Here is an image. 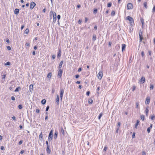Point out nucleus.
I'll list each match as a JSON object with an SVG mask.
<instances>
[{
    "mask_svg": "<svg viewBox=\"0 0 155 155\" xmlns=\"http://www.w3.org/2000/svg\"><path fill=\"white\" fill-rule=\"evenodd\" d=\"M53 15V22H55L56 20V14L55 12H53V11H51L50 12V17H52V15Z\"/></svg>",
    "mask_w": 155,
    "mask_h": 155,
    "instance_id": "obj_1",
    "label": "nucleus"
},
{
    "mask_svg": "<svg viewBox=\"0 0 155 155\" xmlns=\"http://www.w3.org/2000/svg\"><path fill=\"white\" fill-rule=\"evenodd\" d=\"M127 20H129L130 21L131 25H132L134 23V21L133 18L131 17L128 16L127 17Z\"/></svg>",
    "mask_w": 155,
    "mask_h": 155,
    "instance_id": "obj_2",
    "label": "nucleus"
},
{
    "mask_svg": "<svg viewBox=\"0 0 155 155\" xmlns=\"http://www.w3.org/2000/svg\"><path fill=\"white\" fill-rule=\"evenodd\" d=\"M98 78L100 80H101L103 76V72L102 71H100L97 75Z\"/></svg>",
    "mask_w": 155,
    "mask_h": 155,
    "instance_id": "obj_3",
    "label": "nucleus"
},
{
    "mask_svg": "<svg viewBox=\"0 0 155 155\" xmlns=\"http://www.w3.org/2000/svg\"><path fill=\"white\" fill-rule=\"evenodd\" d=\"M64 92V91L63 89H60V97L61 101L62 100Z\"/></svg>",
    "mask_w": 155,
    "mask_h": 155,
    "instance_id": "obj_4",
    "label": "nucleus"
},
{
    "mask_svg": "<svg viewBox=\"0 0 155 155\" xmlns=\"http://www.w3.org/2000/svg\"><path fill=\"white\" fill-rule=\"evenodd\" d=\"M53 137V133L52 130H51V131L48 136V140H51L52 139Z\"/></svg>",
    "mask_w": 155,
    "mask_h": 155,
    "instance_id": "obj_5",
    "label": "nucleus"
},
{
    "mask_svg": "<svg viewBox=\"0 0 155 155\" xmlns=\"http://www.w3.org/2000/svg\"><path fill=\"white\" fill-rule=\"evenodd\" d=\"M62 72L63 71L62 69H59V71L58 74V77L59 78H61L62 76Z\"/></svg>",
    "mask_w": 155,
    "mask_h": 155,
    "instance_id": "obj_6",
    "label": "nucleus"
},
{
    "mask_svg": "<svg viewBox=\"0 0 155 155\" xmlns=\"http://www.w3.org/2000/svg\"><path fill=\"white\" fill-rule=\"evenodd\" d=\"M145 77H142L141 79L139 80V82L141 84H143L145 82Z\"/></svg>",
    "mask_w": 155,
    "mask_h": 155,
    "instance_id": "obj_7",
    "label": "nucleus"
},
{
    "mask_svg": "<svg viewBox=\"0 0 155 155\" xmlns=\"http://www.w3.org/2000/svg\"><path fill=\"white\" fill-rule=\"evenodd\" d=\"M36 4L33 2H32L31 3L30 8L31 9H32L35 6Z\"/></svg>",
    "mask_w": 155,
    "mask_h": 155,
    "instance_id": "obj_8",
    "label": "nucleus"
},
{
    "mask_svg": "<svg viewBox=\"0 0 155 155\" xmlns=\"http://www.w3.org/2000/svg\"><path fill=\"white\" fill-rule=\"evenodd\" d=\"M33 88V85L32 84H31L29 86V91L30 92H31V93H32V91Z\"/></svg>",
    "mask_w": 155,
    "mask_h": 155,
    "instance_id": "obj_9",
    "label": "nucleus"
},
{
    "mask_svg": "<svg viewBox=\"0 0 155 155\" xmlns=\"http://www.w3.org/2000/svg\"><path fill=\"white\" fill-rule=\"evenodd\" d=\"M127 9H132L133 8V5L131 3H128L127 5Z\"/></svg>",
    "mask_w": 155,
    "mask_h": 155,
    "instance_id": "obj_10",
    "label": "nucleus"
},
{
    "mask_svg": "<svg viewBox=\"0 0 155 155\" xmlns=\"http://www.w3.org/2000/svg\"><path fill=\"white\" fill-rule=\"evenodd\" d=\"M150 98H149V97H147L146 98V101H145L146 104H149L150 103Z\"/></svg>",
    "mask_w": 155,
    "mask_h": 155,
    "instance_id": "obj_11",
    "label": "nucleus"
},
{
    "mask_svg": "<svg viewBox=\"0 0 155 155\" xmlns=\"http://www.w3.org/2000/svg\"><path fill=\"white\" fill-rule=\"evenodd\" d=\"M63 61H61L59 64V65L58 67V69H61L62 66L63 65Z\"/></svg>",
    "mask_w": 155,
    "mask_h": 155,
    "instance_id": "obj_12",
    "label": "nucleus"
},
{
    "mask_svg": "<svg viewBox=\"0 0 155 155\" xmlns=\"http://www.w3.org/2000/svg\"><path fill=\"white\" fill-rule=\"evenodd\" d=\"M59 97L58 95L57 96V98L56 99V101L57 103V104L58 105L59 104Z\"/></svg>",
    "mask_w": 155,
    "mask_h": 155,
    "instance_id": "obj_13",
    "label": "nucleus"
},
{
    "mask_svg": "<svg viewBox=\"0 0 155 155\" xmlns=\"http://www.w3.org/2000/svg\"><path fill=\"white\" fill-rule=\"evenodd\" d=\"M19 9L18 8H16L15 9L14 11V13L16 15H17L18 14L19 12Z\"/></svg>",
    "mask_w": 155,
    "mask_h": 155,
    "instance_id": "obj_14",
    "label": "nucleus"
},
{
    "mask_svg": "<svg viewBox=\"0 0 155 155\" xmlns=\"http://www.w3.org/2000/svg\"><path fill=\"white\" fill-rule=\"evenodd\" d=\"M125 48L126 45L125 44H123L122 45V51L125 50Z\"/></svg>",
    "mask_w": 155,
    "mask_h": 155,
    "instance_id": "obj_15",
    "label": "nucleus"
},
{
    "mask_svg": "<svg viewBox=\"0 0 155 155\" xmlns=\"http://www.w3.org/2000/svg\"><path fill=\"white\" fill-rule=\"evenodd\" d=\"M58 134V132L57 131H55L54 136V139H56L57 137V136Z\"/></svg>",
    "mask_w": 155,
    "mask_h": 155,
    "instance_id": "obj_16",
    "label": "nucleus"
},
{
    "mask_svg": "<svg viewBox=\"0 0 155 155\" xmlns=\"http://www.w3.org/2000/svg\"><path fill=\"white\" fill-rule=\"evenodd\" d=\"M21 90V88L20 87H18L16 88L15 90V92H18Z\"/></svg>",
    "mask_w": 155,
    "mask_h": 155,
    "instance_id": "obj_17",
    "label": "nucleus"
},
{
    "mask_svg": "<svg viewBox=\"0 0 155 155\" xmlns=\"http://www.w3.org/2000/svg\"><path fill=\"white\" fill-rule=\"evenodd\" d=\"M51 73H49L47 75V77L49 79L51 78Z\"/></svg>",
    "mask_w": 155,
    "mask_h": 155,
    "instance_id": "obj_18",
    "label": "nucleus"
},
{
    "mask_svg": "<svg viewBox=\"0 0 155 155\" xmlns=\"http://www.w3.org/2000/svg\"><path fill=\"white\" fill-rule=\"evenodd\" d=\"M139 122H140V121L139 120H137V123L135 124V128H137V126L139 124Z\"/></svg>",
    "mask_w": 155,
    "mask_h": 155,
    "instance_id": "obj_19",
    "label": "nucleus"
},
{
    "mask_svg": "<svg viewBox=\"0 0 155 155\" xmlns=\"http://www.w3.org/2000/svg\"><path fill=\"white\" fill-rule=\"evenodd\" d=\"M46 151L47 152V153H50L51 152L50 150L49 149V147H47Z\"/></svg>",
    "mask_w": 155,
    "mask_h": 155,
    "instance_id": "obj_20",
    "label": "nucleus"
},
{
    "mask_svg": "<svg viewBox=\"0 0 155 155\" xmlns=\"http://www.w3.org/2000/svg\"><path fill=\"white\" fill-rule=\"evenodd\" d=\"M136 108H137V109H139V103L138 102H136Z\"/></svg>",
    "mask_w": 155,
    "mask_h": 155,
    "instance_id": "obj_21",
    "label": "nucleus"
},
{
    "mask_svg": "<svg viewBox=\"0 0 155 155\" xmlns=\"http://www.w3.org/2000/svg\"><path fill=\"white\" fill-rule=\"evenodd\" d=\"M140 118L143 121L144 120L145 117L144 115H142L140 116Z\"/></svg>",
    "mask_w": 155,
    "mask_h": 155,
    "instance_id": "obj_22",
    "label": "nucleus"
},
{
    "mask_svg": "<svg viewBox=\"0 0 155 155\" xmlns=\"http://www.w3.org/2000/svg\"><path fill=\"white\" fill-rule=\"evenodd\" d=\"M148 112H149V110H148V107H147L146 108V110H145V112H146V115L147 116H148Z\"/></svg>",
    "mask_w": 155,
    "mask_h": 155,
    "instance_id": "obj_23",
    "label": "nucleus"
},
{
    "mask_svg": "<svg viewBox=\"0 0 155 155\" xmlns=\"http://www.w3.org/2000/svg\"><path fill=\"white\" fill-rule=\"evenodd\" d=\"M46 101L45 99H43L41 101V103L43 104H44L46 103Z\"/></svg>",
    "mask_w": 155,
    "mask_h": 155,
    "instance_id": "obj_24",
    "label": "nucleus"
},
{
    "mask_svg": "<svg viewBox=\"0 0 155 155\" xmlns=\"http://www.w3.org/2000/svg\"><path fill=\"white\" fill-rule=\"evenodd\" d=\"M143 5L144 7L146 8H147V3L146 2H144L143 3Z\"/></svg>",
    "mask_w": 155,
    "mask_h": 155,
    "instance_id": "obj_25",
    "label": "nucleus"
},
{
    "mask_svg": "<svg viewBox=\"0 0 155 155\" xmlns=\"http://www.w3.org/2000/svg\"><path fill=\"white\" fill-rule=\"evenodd\" d=\"M96 39V35H93V38L92 40L93 41H95Z\"/></svg>",
    "mask_w": 155,
    "mask_h": 155,
    "instance_id": "obj_26",
    "label": "nucleus"
},
{
    "mask_svg": "<svg viewBox=\"0 0 155 155\" xmlns=\"http://www.w3.org/2000/svg\"><path fill=\"white\" fill-rule=\"evenodd\" d=\"M140 21L142 24V25H143L144 20L143 18H141L140 19Z\"/></svg>",
    "mask_w": 155,
    "mask_h": 155,
    "instance_id": "obj_27",
    "label": "nucleus"
},
{
    "mask_svg": "<svg viewBox=\"0 0 155 155\" xmlns=\"http://www.w3.org/2000/svg\"><path fill=\"white\" fill-rule=\"evenodd\" d=\"M150 90H153V85L152 84H150Z\"/></svg>",
    "mask_w": 155,
    "mask_h": 155,
    "instance_id": "obj_28",
    "label": "nucleus"
},
{
    "mask_svg": "<svg viewBox=\"0 0 155 155\" xmlns=\"http://www.w3.org/2000/svg\"><path fill=\"white\" fill-rule=\"evenodd\" d=\"M139 37H143L142 36V32L141 31H140L139 34Z\"/></svg>",
    "mask_w": 155,
    "mask_h": 155,
    "instance_id": "obj_29",
    "label": "nucleus"
},
{
    "mask_svg": "<svg viewBox=\"0 0 155 155\" xmlns=\"http://www.w3.org/2000/svg\"><path fill=\"white\" fill-rule=\"evenodd\" d=\"M93 102V100L91 99H90L88 101V103L89 104H91Z\"/></svg>",
    "mask_w": 155,
    "mask_h": 155,
    "instance_id": "obj_30",
    "label": "nucleus"
},
{
    "mask_svg": "<svg viewBox=\"0 0 155 155\" xmlns=\"http://www.w3.org/2000/svg\"><path fill=\"white\" fill-rule=\"evenodd\" d=\"M136 87L135 86H133L132 87V91H134L135 90Z\"/></svg>",
    "mask_w": 155,
    "mask_h": 155,
    "instance_id": "obj_31",
    "label": "nucleus"
},
{
    "mask_svg": "<svg viewBox=\"0 0 155 155\" xmlns=\"http://www.w3.org/2000/svg\"><path fill=\"white\" fill-rule=\"evenodd\" d=\"M28 32H29V30L28 28H27L25 30V33L26 34H28Z\"/></svg>",
    "mask_w": 155,
    "mask_h": 155,
    "instance_id": "obj_32",
    "label": "nucleus"
},
{
    "mask_svg": "<svg viewBox=\"0 0 155 155\" xmlns=\"http://www.w3.org/2000/svg\"><path fill=\"white\" fill-rule=\"evenodd\" d=\"M155 116L154 115H152L151 117V119L152 120H154L155 118Z\"/></svg>",
    "mask_w": 155,
    "mask_h": 155,
    "instance_id": "obj_33",
    "label": "nucleus"
},
{
    "mask_svg": "<svg viewBox=\"0 0 155 155\" xmlns=\"http://www.w3.org/2000/svg\"><path fill=\"white\" fill-rule=\"evenodd\" d=\"M39 137L40 138H41V139H42L43 135L42 132H41V134H40Z\"/></svg>",
    "mask_w": 155,
    "mask_h": 155,
    "instance_id": "obj_34",
    "label": "nucleus"
},
{
    "mask_svg": "<svg viewBox=\"0 0 155 155\" xmlns=\"http://www.w3.org/2000/svg\"><path fill=\"white\" fill-rule=\"evenodd\" d=\"M102 115H103V114H102V113H101L100 114V115H99V116L98 117V119H101V117H102Z\"/></svg>",
    "mask_w": 155,
    "mask_h": 155,
    "instance_id": "obj_35",
    "label": "nucleus"
},
{
    "mask_svg": "<svg viewBox=\"0 0 155 155\" xmlns=\"http://www.w3.org/2000/svg\"><path fill=\"white\" fill-rule=\"evenodd\" d=\"M61 132L63 134H64V130L63 128L61 129Z\"/></svg>",
    "mask_w": 155,
    "mask_h": 155,
    "instance_id": "obj_36",
    "label": "nucleus"
},
{
    "mask_svg": "<svg viewBox=\"0 0 155 155\" xmlns=\"http://www.w3.org/2000/svg\"><path fill=\"white\" fill-rule=\"evenodd\" d=\"M61 56V51H59V53L58 54V57H60Z\"/></svg>",
    "mask_w": 155,
    "mask_h": 155,
    "instance_id": "obj_37",
    "label": "nucleus"
},
{
    "mask_svg": "<svg viewBox=\"0 0 155 155\" xmlns=\"http://www.w3.org/2000/svg\"><path fill=\"white\" fill-rule=\"evenodd\" d=\"M115 12L114 11H112L111 12V15L113 16L115 15Z\"/></svg>",
    "mask_w": 155,
    "mask_h": 155,
    "instance_id": "obj_38",
    "label": "nucleus"
},
{
    "mask_svg": "<svg viewBox=\"0 0 155 155\" xmlns=\"http://www.w3.org/2000/svg\"><path fill=\"white\" fill-rule=\"evenodd\" d=\"M10 64V63L9 62H8L5 64V65H9Z\"/></svg>",
    "mask_w": 155,
    "mask_h": 155,
    "instance_id": "obj_39",
    "label": "nucleus"
},
{
    "mask_svg": "<svg viewBox=\"0 0 155 155\" xmlns=\"http://www.w3.org/2000/svg\"><path fill=\"white\" fill-rule=\"evenodd\" d=\"M6 74H4L3 75H2V79H5V77H6Z\"/></svg>",
    "mask_w": 155,
    "mask_h": 155,
    "instance_id": "obj_40",
    "label": "nucleus"
},
{
    "mask_svg": "<svg viewBox=\"0 0 155 155\" xmlns=\"http://www.w3.org/2000/svg\"><path fill=\"white\" fill-rule=\"evenodd\" d=\"M111 3H109L107 4V7H111Z\"/></svg>",
    "mask_w": 155,
    "mask_h": 155,
    "instance_id": "obj_41",
    "label": "nucleus"
},
{
    "mask_svg": "<svg viewBox=\"0 0 155 155\" xmlns=\"http://www.w3.org/2000/svg\"><path fill=\"white\" fill-rule=\"evenodd\" d=\"M97 12V9H94L93 11V13L94 14H96V13Z\"/></svg>",
    "mask_w": 155,
    "mask_h": 155,
    "instance_id": "obj_42",
    "label": "nucleus"
},
{
    "mask_svg": "<svg viewBox=\"0 0 155 155\" xmlns=\"http://www.w3.org/2000/svg\"><path fill=\"white\" fill-rule=\"evenodd\" d=\"M107 149V147L106 146H105L104 149L103 150L104 151H106Z\"/></svg>",
    "mask_w": 155,
    "mask_h": 155,
    "instance_id": "obj_43",
    "label": "nucleus"
},
{
    "mask_svg": "<svg viewBox=\"0 0 155 155\" xmlns=\"http://www.w3.org/2000/svg\"><path fill=\"white\" fill-rule=\"evenodd\" d=\"M25 46L27 47H29L30 46V44L28 43H26L25 45Z\"/></svg>",
    "mask_w": 155,
    "mask_h": 155,
    "instance_id": "obj_44",
    "label": "nucleus"
},
{
    "mask_svg": "<svg viewBox=\"0 0 155 155\" xmlns=\"http://www.w3.org/2000/svg\"><path fill=\"white\" fill-rule=\"evenodd\" d=\"M155 11V5L154 6L153 8V9H152V12H154Z\"/></svg>",
    "mask_w": 155,
    "mask_h": 155,
    "instance_id": "obj_45",
    "label": "nucleus"
},
{
    "mask_svg": "<svg viewBox=\"0 0 155 155\" xmlns=\"http://www.w3.org/2000/svg\"><path fill=\"white\" fill-rule=\"evenodd\" d=\"M7 48L9 50H11V48L9 46H7Z\"/></svg>",
    "mask_w": 155,
    "mask_h": 155,
    "instance_id": "obj_46",
    "label": "nucleus"
},
{
    "mask_svg": "<svg viewBox=\"0 0 155 155\" xmlns=\"http://www.w3.org/2000/svg\"><path fill=\"white\" fill-rule=\"evenodd\" d=\"M150 128L148 127L147 129V132L149 133L150 132Z\"/></svg>",
    "mask_w": 155,
    "mask_h": 155,
    "instance_id": "obj_47",
    "label": "nucleus"
},
{
    "mask_svg": "<svg viewBox=\"0 0 155 155\" xmlns=\"http://www.w3.org/2000/svg\"><path fill=\"white\" fill-rule=\"evenodd\" d=\"M23 143V140H20L19 142V145L21 144L22 143Z\"/></svg>",
    "mask_w": 155,
    "mask_h": 155,
    "instance_id": "obj_48",
    "label": "nucleus"
},
{
    "mask_svg": "<svg viewBox=\"0 0 155 155\" xmlns=\"http://www.w3.org/2000/svg\"><path fill=\"white\" fill-rule=\"evenodd\" d=\"M79 77V75L78 74H77V75H75V77L76 78H78Z\"/></svg>",
    "mask_w": 155,
    "mask_h": 155,
    "instance_id": "obj_49",
    "label": "nucleus"
},
{
    "mask_svg": "<svg viewBox=\"0 0 155 155\" xmlns=\"http://www.w3.org/2000/svg\"><path fill=\"white\" fill-rule=\"evenodd\" d=\"M22 106L21 105H20L18 106V108L19 109H21L22 108Z\"/></svg>",
    "mask_w": 155,
    "mask_h": 155,
    "instance_id": "obj_50",
    "label": "nucleus"
},
{
    "mask_svg": "<svg viewBox=\"0 0 155 155\" xmlns=\"http://www.w3.org/2000/svg\"><path fill=\"white\" fill-rule=\"evenodd\" d=\"M49 108V106H47L46 108V111H48V110Z\"/></svg>",
    "mask_w": 155,
    "mask_h": 155,
    "instance_id": "obj_51",
    "label": "nucleus"
},
{
    "mask_svg": "<svg viewBox=\"0 0 155 155\" xmlns=\"http://www.w3.org/2000/svg\"><path fill=\"white\" fill-rule=\"evenodd\" d=\"M90 94V92L89 91H87L86 93V95L87 96H89Z\"/></svg>",
    "mask_w": 155,
    "mask_h": 155,
    "instance_id": "obj_52",
    "label": "nucleus"
},
{
    "mask_svg": "<svg viewBox=\"0 0 155 155\" xmlns=\"http://www.w3.org/2000/svg\"><path fill=\"white\" fill-rule=\"evenodd\" d=\"M141 55H142V57H143L144 54V52L143 51H142L141 52Z\"/></svg>",
    "mask_w": 155,
    "mask_h": 155,
    "instance_id": "obj_53",
    "label": "nucleus"
},
{
    "mask_svg": "<svg viewBox=\"0 0 155 155\" xmlns=\"http://www.w3.org/2000/svg\"><path fill=\"white\" fill-rule=\"evenodd\" d=\"M142 155H146V153L144 151L142 152Z\"/></svg>",
    "mask_w": 155,
    "mask_h": 155,
    "instance_id": "obj_54",
    "label": "nucleus"
},
{
    "mask_svg": "<svg viewBox=\"0 0 155 155\" xmlns=\"http://www.w3.org/2000/svg\"><path fill=\"white\" fill-rule=\"evenodd\" d=\"M60 15H58L57 16V18L58 19V20H59V19H60Z\"/></svg>",
    "mask_w": 155,
    "mask_h": 155,
    "instance_id": "obj_55",
    "label": "nucleus"
},
{
    "mask_svg": "<svg viewBox=\"0 0 155 155\" xmlns=\"http://www.w3.org/2000/svg\"><path fill=\"white\" fill-rule=\"evenodd\" d=\"M143 39V37H140V41L141 42Z\"/></svg>",
    "mask_w": 155,
    "mask_h": 155,
    "instance_id": "obj_56",
    "label": "nucleus"
},
{
    "mask_svg": "<svg viewBox=\"0 0 155 155\" xmlns=\"http://www.w3.org/2000/svg\"><path fill=\"white\" fill-rule=\"evenodd\" d=\"M135 136V133H134L133 134V135L132 136V137L133 138H134Z\"/></svg>",
    "mask_w": 155,
    "mask_h": 155,
    "instance_id": "obj_57",
    "label": "nucleus"
},
{
    "mask_svg": "<svg viewBox=\"0 0 155 155\" xmlns=\"http://www.w3.org/2000/svg\"><path fill=\"white\" fill-rule=\"evenodd\" d=\"M88 21V18H86V17L85 18V22H87V21Z\"/></svg>",
    "mask_w": 155,
    "mask_h": 155,
    "instance_id": "obj_58",
    "label": "nucleus"
},
{
    "mask_svg": "<svg viewBox=\"0 0 155 155\" xmlns=\"http://www.w3.org/2000/svg\"><path fill=\"white\" fill-rule=\"evenodd\" d=\"M120 122H118V124H117V126L118 127H120Z\"/></svg>",
    "mask_w": 155,
    "mask_h": 155,
    "instance_id": "obj_59",
    "label": "nucleus"
},
{
    "mask_svg": "<svg viewBox=\"0 0 155 155\" xmlns=\"http://www.w3.org/2000/svg\"><path fill=\"white\" fill-rule=\"evenodd\" d=\"M11 99L12 100L14 101L15 100V97H14L12 96L11 97Z\"/></svg>",
    "mask_w": 155,
    "mask_h": 155,
    "instance_id": "obj_60",
    "label": "nucleus"
},
{
    "mask_svg": "<svg viewBox=\"0 0 155 155\" xmlns=\"http://www.w3.org/2000/svg\"><path fill=\"white\" fill-rule=\"evenodd\" d=\"M25 152V151L24 150H22L20 152V153L21 154H23Z\"/></svg>",
    "mask_w": 155,
    "mask_h": 155,
    "instance_id": "obj_61",
    "label": "nucleus"
},
{
    "mask_svg": "<svg viewBox=\"0 0 155 155\" xmlns=\"http://www.w3.org/2000/svg\"><path fill=\"white\" fill-rule=\"evenodd\" d=\"M55 57H56V56L54 55H53L52 56V59H54L55 58Z\"/></svg>",
    "mask_w": 155,
    "mask_h": 155,
    "instance_id": "obj_62",
    "label": "nucleus"
},
{
    "mask_svg": "<svg viewBox=\"0 0 155 155\" xmlns=\"http://www.w3.org/2000/svg\"><path fill=\"white\" fill-rule=\"evenodd\" d=\"M6 41L7 43H9V42L10 41H9V40L7 38L6 39Z\"/></svg>",
    "mask_w": 155,
    "mask_h": 155,
    "instance_id": "obj_63",
    "label": "nucleus"
},
{
    "mask_svg": "<svg viewBox=\"0 0 155 155\" xmlns=\"http://www.w3.org/2000/svg\"><path fill=\"white\" fill-rule=\"evenodd\" d=\"M100 87L99 86L97 87V91H99L100 90Z\"/></svg>",
    "mask_w": 155,
    "mask_h": 155,
    "instance_id": "obj_64",
    "label": "nucleus"
}]
</instances>
